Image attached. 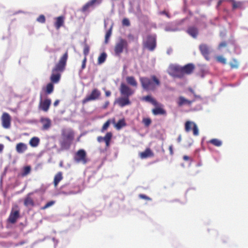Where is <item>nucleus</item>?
<instances>
[{"label": "nucleus", "mask_w": 248, "mask_h": 248, "mask_svg": "<svg viewBox=\"0 0 248 248\" xmlns=\"http://www.w3.org/2000/svg\"><path fill=\"white\" fill-rule=\"evenodd\" d=\"M152 112L155 115H166V110L160 107H155L152 110Z\"/></svg>", "instance_id": "26"}, {"label": "nucleus", "mask_w": 248, "mask_h": 248, "mask_svg": "<svg viewBox=\"0 0 248 248\" xmlns=\"http://www.w3.org/2000/svg\"><path fill=\"white\" fill-rule=\"evenodd\" d=\"M183 20L175 21L172 22L168 23L165 27V31L168 32H174L179 30L178 26L182 24Z\"/></svg>", "instance_id": "7"}, {"label": "nucleus", "mask_w": 248, "mask_h": 248, "mask_svg": "<svg viewBox=\"0 0 248 248\" xmlns=\"http://www.w3.org/2000/svg\"><path fill=\"white\" fill-rule=\"evenodd\" d=\"M39 141V139L38 137H34L31 139L30 141V144L31 146L35 147L38 146Z\"/></svg>", "instance_id": "34"}, {"label": "nucleus", "mask_w": 248, "mask_h": 248, "mask_svg": "<svg viewBox=\"0 0 248 248\" xmlns=\"http://www.w3.org/2000/svg\"><path fill=\"white\" fill-rule=\"evenodd\" d=\"M143 100L146 102H150L154 105H156L157 104L156 101L149 95L143 97Z\"/></svg>", "instance_id": "37"}, {"label": "nucleus", "mask_w": 248, "mask_h": 248, "mask_svg": "<svg viewBox=\"0 0 248 248\" xmlns=\"http://www.w3.org/2000/svg\"><path fill=\"white\" fill-rule=\"evenodd\" d=\"M36 21L41 23H44L46 21V17L43 15H41L36 19Z\"/></svg>", "instance_id": "41"}, {"label": "nucleus", "mask_w": 248, "mask_h": 248, "mask_svg": "<svg viewBox=\"0 0 248 248\" xmlns=\"http://www.w3.org/2000/svg\"><path fill=\"white\" fill-rule=\"evenodd\" d=\"M62 179V172L60 171L58 172L55 176L54 178V185L55 187H56L59 182Z\"/></svg>", "instance_id": "28"}, {"label": "nucleus", "mask_w": 248, "mask_h": 248, "mask_svg": "<svg viewBox=\"0 0 248 248\" xmlns=\"http://www.w3.org/2000/svg\"><path fill=\"white\" fill-rule=\"evenodd\" d=\"M64 23V19L63 16H60L56 18V22L54 24L56 29L58 30L61 27Z\"/></svg>", "instance_id": "25"}, {"label": "nucleus", "mask_w": 248, "mask_h": 248, "mask_svg": "<svg viewBox=\"0 0 248 248\" xmlns=\"http://www.w3.org/2000/svg\"><path fill=\"white\" fill-rule=\"evenodd\" d=\"M227 46V44L225 42H222L220 43L218 46V49H220L221 48L223 47H225Z\"/></svg>", "instance_id": "49"}, {"label": "nucleus", "mask_w": 248, "mask_h": 248, "mask_svg": "<svg viewBox=\"0 0 248 248\" xmlns=\"http://www.w3.org/2000/svg\"><path fill=\"white\" fill-rule=\"evenodd\" d=\"M199 50L203 56L207 61L210 60L209 55L213 52L212 47L206 44H202L199 46Z\"/></svg>", "instance_id": "6"}, {"label": "nucleus", "mask_w": 248, "mask_h": 248, "mask_svg": "<svg viewBox=\"0 0 248 248\" xmlns=\"http://www.w3.org/2000/svg\"><path fill=\"white\" fill-rule=\"evenodd\" d=\"M230 2L232 3V7L233 10L237 8L242 9L243 8V1H236L235 0H229Z\"/></svg>", "instance_id": "23"}, {"label": "nucleus", "mask_w": 248, "mask_h": 248, "mask_svg": "<svg viewBox=\"0 0 248 248\" xmlns=\"http://www.w3.org/2000/svg\"><path fill=\"white\" fill-rule=\"evenodd\" d=\"M109 124H110V121L108 120L103 124V127L101 129V132H104V131L107 130L108 129V126H109Z\"/></svg>", "instance_id": "45"}, {"label": "nucleus", "mask_w": 248, "mask_h": 248, "mask_svg": "<svg viewBox=\"0 0 248 248\" xmlns=\"http://www.w3.org/2000/svg\"><path fill=\"white\" fill-rule=\"evenodd\" d=\"M107 55L105 52H102L98 58L97 63L99 65L103 63L106 60Z\"/></svg>", "instance_id": "33"}, {"label": "nucleus", "mask_w": 248, "mask_h": 248, "mask_svg": "<svg viewBox=\"0 0 248 248\" xmlns=\"http://www.w3.org/2000/svg\"><path fill=\"white\" fill-rule=\"evenodd\" d=\"M188 91L193 94V96H194V94H196L194 90H193L191 88H189L188 89Z\"/></svg>", "instance_id": "56"}, {"label": "nucleus", "mask_w": 248, "mask_h": 248, "mask_svg": "<svg viewBox=\"0 0 248 248\" xmlns=\"http://www.w3.org/2000/svg\"><path fill=\"white\" fill-rule=\"evenodd\" d=\"M194 97L196 100L199 99L200 100H202V97L200 95H198L197 94H194Z\"/></svg>", "instance_id": "52"}, {"label": "nucleus", "mask_w": 248, "mask_h": 248, "mask_svg": "<svg viewBox=\"0 0 248 248\" xmlns=\"http://www.w3.org/2000/svg\"><path fill=\"white\" fill-rule=\"evenodd\" d=\"M112 134L111 132H108L105 136L103 137L104 141L106 143L107 147H108L110 145V141L112 138Z\"/></svg>", "instance_id": "32"}, {"label": "nucleus", "mask_w": 248, "mask_h": 248, "mask_svg": "<svg viewBox=\"0 0 248 248\" xmlns=\"http://www.w3.org/2000/svg\"><path fill=\"white\" fill-rule=\"evenodd\" d=\"M50 104V99H46L44 101L41 102L40 104V107L42 110H43L45 111H46L48 109Z\"/></svg>", "instance_id": "21"}, {"label": "nucleus", "mask_w": 248, "mask_h": 248, "mask_svg": "<svg viewBox=\"0 0 248 248\" xmlns=\"http://www.w3.org/2000/svg\"><path fill=\"white\" fill-rule=\"evenodd\" d=\"M122 24L124 26H129L130 25V21L128 18H124L122 21Z\"/></svg>", "instance_id": "48"}, {"label": "nucleus", "mask_w": 248, "mask_h": 248, "mask_svg": "<svg viewBox=\"0 0 248 248\" xmlns=\"http://www.w3.org/2000/svg\"><path fill=\"white\" fill-rule=\"evenodd\" d=\"M126 125V123L124 119H120L118 122L115 124L114 126L117 130H120L122 127Z\"/></svg>", "instance_id": "31"}, {"label": "nucleus", "mask_w": 248, "mask_h": 248, "mask_svg": "<svg viewBox=\"0 0 248 248\" xmlns=\"http://www.w3.org/2000/svg\"><path fill=\"white\" fill-rule=\"evenodd\" d=\"M224 1V0H219L217 4V8H218L222 4V2Z\"/></svg>", "instance_id": "58"}, {"label": "nucleus", "mask_w": 248, "mask_h": 248, "mask_svg": "<svg viewBox=\"0 0 248 248\" xmlns=\"http://www.w3.org/2000/svg\"><path fill=\"white\" fill-rule=\"evenodd\" d=\"M2 126L5 129H8L10 127L11 125V117L10 115L4 112L1 117Z\"/></svg>", "instance_id": "13"}, {"label": "nucleus", "mask_w": 248, "mask_h": 248, "mask_svg": "<svg viewBox=\"0 0 248 248\" xmlns=\"http://www.w3.org/2000/svg\"><path fill=\"white\" fill-rule=\"evenodd\" d=\"M143 123L146 126H148L151 123V120L149 118H144Z\"/></svg>", "instance_id": "47"}, {"label": "nucleus", "mask_w": 248, "mask_h": 248, "mask_svg": "<svg viewBox=\"0 0 248 248\" xmlns=\"http://www.w3.org/2000/svg\"><path fill=\"white\" fill-rule=\"evenodd\" d=\"M90 1L91 2L93 6L95 8L102 3L103 0H90Z\"/></svg>", "instance_id": "40"}, {"label": "nucleus", "mask_w": 248, "mask_h": 248, "mask_svg": "<svg viewBox=\"0 0 248 248\" xmlns=\"http://www.w3.org/2000/svg\"><path fill=\"white\" fill-rule=\"evenodd\" d=\"M97 141L99 142H101L103 141H104L103 137L99 136L97 137Z\"/></svg>", "instance_id": "57"}, {"label": "nucleus", "mask_w": 248, "mask_h": 248, "mask_svg": "<svg viewBox=\"0 0 248 248\" xmlns=\"http://www.w3.org/2000/svg\"><path fill=\"white\" fill-rule=\"evenodd\" d=\"M127 37L129 40L131 41H134L135 39L134 36L132 34H129L127 36Z\"/></svg>", "instance_id": "51"}, {"label": "nucleus", "mask_w": 248, "mask_h": 248, "mask_svg": "<svg viewBox=\"0 0 248 248\" xmlns=\"http://www.w3.org/2000/svg\"><path fill=\"white\" fill-rule=\"evenodd\" d=\"M31 171V167L29 165L24 166L21 170L19 175L21 177H25L30 173Z\"/></svg>", "instance_id": "20"}, {"label": "nucleus", "mask_w": 248, "mask_h": 248, "mask_svg": "<svg viewBox=\"0 0 248 248\" xmlns=\"http://www.w3.org/2000/svg\"><path fill=\"white\" fill-rule=\"evenodd\" d=\"M209 142L212 144L213 145L217 146L220 147L222 144V142L221 140L217 139H213L209 141Z\"/></svg>", "instance_id": "36"}, {"label": "nucleus", "mask_w": 248, "mask_h": 248, "mask_svg": "<svg viewBox=\"0 0 248 248\" xmlns=\"http://www.w3.org/2000/svg\"><path fill=\"white\" fill-rule=\"evenodd\" d=\"M94 8L95 7L93 6L91 2L89 0L83 6L81 10V11L82 13L89 12L91 10H93Z\"/></svg>", "instance_id": "18"}, {"label": "nucleus", "mask_w": 248, "mask_h": 248, "mask_svg": "<svg viewBox=\"0 0 248 248\" xmlns=\"http://www.w3.org/2000/svg\"><path fill=\"white\" fill-rule=\"evenodd\" d=\"M230 65L232 68H237L238 67V63L235 59H233V62H230Z\"/></svg>", "instance_id": "43"}, {"label": "nucleus", "mask_w": 248, "mask_h": 248, "mask_svg": "<svg viewBox=\"0 0 248 248\" xmlns=\"http://www.w3.org/2000/svg\"><path fill=\"white\" fill-rule=\"evenodd\" d=\"M59 103V100H56L54 103V106L55 107L57 106Z\"/></svg>", "instance_id": "64"}, {"label": "nucleus", "mask_w": 248, "mask_h": 248, "mask_svg": "<svg viewBox=\"0 0 248 248\" xmlns=\"http://www.w3.org/2000/svg\"><path fill=\"white\" fill-rule=\"evenodd\" d=\"M4 145L2 144H0V153H1L3 150Z\"/></svg>", "instance_id": "63"}, {"label": "nucleus", "mask_w": 248, "mask_h": 248, "mask_svg": "<svg viewBox=\"0 0 248 248\" xmlns=\"http://www.w3.org/2000/svg\"><path fill=\"white\" fill-rule=\"evenodd\" d=\"M195 66L192 63H188L184 66L177 64L170 66L169 74L173 78H182L185 74H190L194 69Z\"/></svg>", "instance_id": "1"}, {"label": "nucleus", "mask_w": 248, "mask_h": 248, "mask_svg": "<svg viewBox=\"0 0 248 248\" xmlns=\"http://www.w3.org/2000/svg\"><path fill=\"white\" fill-rule=\"evenodd\" d=\"M139 197L141 198V199H146V200H151L150 198L149 197H148V196H147L146 195H144V194H140L139 195Z\"/></svg>", "instance_id": "50"}, {"label": "nucleus", "mask_w": 248, "mask_h": 248, "mask_svg": "<svg viewBox=\"0 0 248 248\" xmlns=\"http://www.w3.org/2000/svg\"><path fill=\"white\" fill-rule=\"evenodd\" d=\"M100 91L96 89H94L92 91L90 95L87 96V97L83 100L82 103L83 104H85L89 101L95 100L100 96Z\"/></svg>", "instance_id": "11"}, {"label": "nucleus", "mask_w": 248, "mask_h": 248, "mask_svg": "<svg viewBox=\"0 0 248 248\" xmlns=\"http://www.w3.org/2000/svg\"><path fill=\"white\" fill-rule=\"evenodd\" d=\"M27 149V146L26 144L20 142L16 144V151L19 154L23 153Z\"/></svg>", "instance_id": "19"}, {"label": "nucleus", "mask_w": 248, "mask_h": 248, "mask_svg": "<svg viewBox=\"0 0 248 248\" xmlns=\"http://www.w3.org/2000/svg\"><path fill=\"white\" fill-rule=\"evenodd\" d=\"M52 240L54 242V247L55 248H56V246L57 245L58 243V240L56 239L55 238H52Z\"/></svg>", "instance_id": "55"}, {"label": "nucleus", "mask_w": 248, "mask_h": 248, "mask_svg": "<svg viewBox=\"0 0 248 248\" xmlns=\"http://www.w3.org/2000/svg\"><path fill=\"white\" fill-rule=\"evenodd\" d=\"M189 103V100L187 99L183 96H179L176 101V103L179 107H182L185 105L188 106V103Z\"/></svg>", "instance_id": "15"}, {"label": "nucleus", "mask_w": 248, "mask_h": 248, "mask_svg": "<svg viewBox=\"0 0 248 248\" xmlns=\"http://www.w3.org/2000/svg\"><path fill=\"white\" fill-rule=\"evenodd\" d=\"M41 123L43 124L42 130H47L51 125V121L48 118L42 117L40 120Z\"/></svg>", "instance_id": "14"}, {"label": "nucleus", "mask_w": 248, "mask_h": 248, "mask_svg": "<svg viewBox=\"0 0 248 248\" xmlns=\"http://www.w3.org/2000/svg\"><path fill=\"white\" fill-rule=\"evenodd\" d=\"M112 27H113V23H111V25L110 26L109 29L106 32V33L105 35V43L106 44L108 43V40L111 35Z\"/></svg>", "instance_id": "35"}, {"label": "nucleus", "mask_w": 248, "mask_h": 248, "mask_svg": "<svg viewBox=\"0 0 248 248\" xmlns=\"http://www.w3.org/2000/svg\"><path fill=\"white\" fill-rule=\"evenodd\" d=\"M55 203V202L54 201H50L48 202H47L45 205L41 207V209L42 210H45L52 205H53Z\"/></svg>", "instance_id": "39"}, {"label": "nucleus", "mask_w": 248, "mask_h": 248, "mask_svg": "<svg viewBox=\"0 0 248 248\" xmlns=\"http://www.w3.org/2000/svg\"><path fill=\"white\" fill-rule=\"evenodd\" d=\"M19 213L18 211H15L11 212L8 218V220L12 223H14L16 222L17 219L19 217Z\"/></svg>", "instance_id": "17"}, {"label": "nucleus", "mask_w": 248, "mask_h": 248, "mask_svg": "<svg viewBox=\"0 0 248 248\" xmlns=\"http://www.w3.org/2000/svg\"><path fill=\"white\" fill-rule=\"evenodd\" d=\"M120 92L122 96L128 97L131 96L134 93V91L124 83H121Z\"/></svg>", "instance_id": "10"}, {"label": "nucleus", "mask_w": 248, "mask_h": 248, "mask_svg": "<svg viewBox=\"0 0 248 248\" xmlns=\"http://www.w3.org/2000/svg\"><path fill=\"white\" fill-rule=\"evenodd\" d=\"M153 155V153L149 148L146 149L144 152L140 153V157L142 159L147 158Z\"/></svg>", "instance_id": "29"}, {"label": "nucleus", "mask_w": 248, "mask_h": 248, "mask_svg": "<svg viewBox=\"0 0 248 248\" xmlns=\"http://www.w3.org/2000/svg\"><path fill=\"white\" fill-rule=\"evenodd\" d=\"M32 193H30L25 198L24 204L26 206H33L34 204L33 200L30 197Z\"/></svg>", "instance_id": "24"}, {"label": "nucleus", "mask_w": 248, "mask_h": 248, "mask_svg": "<svg viewBox=\"0 0 248 248\" xmlns=\"http://www.w3.org/2000/svg\"><path fill=\"white\" fill-rule=\"evenodd\" d=\"M89 50V46L87 45H85L83 50V54L85 55V57H86V56L88 55Z\"/></svg>", "instance_id": "46"}, {"label": "nucleus", "mask_w": 248, "mask_h": 248, "mask_svg": "<svg viewBox=\"0 0 248 248\" xmlns=\"http://www.w3.org/2000/svg\"><path fill=\"white\" fill-rule=\"evenodd\" d=\"M160 14H162V15H166L167 17H168L169 18H170V16L169 15L166 13V11H162L161 12H160Z\"/></svg>", "instance_id": "59"}, {"label": "nucleus", "mask_w": 248, "mask_h": 248, "mask_svg": "<svg viewBox=\"0 0 248 248\" xmlns=\"http://www.w3.org/2000/svg\"><path fill=\"white\" fill-rule=\"evenodd\" d=\"M68 59V52H66L60 58L58 63L52 69V74L50 77V79L53 83H57L61 77V75L57 73L58 72H62L65 69L66 62Z\"/></svg>", "instance_id": "2"}, {"label": "nucleus", "mask_w": 248, "mask_h": 248, "mask_svg": "<svg viewBox=\"0 0 248 248\" xmlns=\"http://www.w3.org/2000/svg\"><path fill=\"white\" fill-rule=\"evenodd\" d=\"M128 46V43L126 40L120 38L119 41L116 43L114 47L115 54L117 56H119L123 52L124 48H127Z\"/></svg>", "instance_id": "4"}, {"label": "nucleus", "mask_w": 248, "mask_h": 248, "mask_svg": "<svg viewBox=\"0 0 248 248\" xmlns=\"http://www.w3.org/2000/svg\"><path fill=\"white\" fill-rule=\"evenodd\" d=\"M62 136L65 138V139L72 141L74 139V133L72 129H69L65 131H63Z\"/></svg>", "instance_id": "16"}, {"label": "nucleus", "mask_w": 248, "mask_h": 248, "mask_svg": "<svg viewBox=\"0 0 248 248\" xmlns=\"http://www.w3.org/2000/svg\"><path fill=\"white\" fill-rule=\"evenodd\" d=\"M187 32L190 36L195 38L197 36L198 33V30L196 27H189L187 29Z\"/></svg>", "instance_id": "22"}, {"label": "nucleus", "mask_w": 248, "mask_h": 248, "mask_svg": "<svg viewBox=\"0 0 248 248\" xmlns=\"http://www.w3.org/2000/svg\"><path fill=\"white\" fill-rule=\"evenodd\" d=\"M196 100L194 98L192 100H189L190 103H188V106H190L191 104L194 102Z\"/></svg>", "instance_id": "61"}, {"label": "nucleus", "mask_w": 248, "mask_h": 248, "mask_svg": "<svg viewBox=\"0 0 248 248\" xmlns=\"http://www.w3.org/2000/svg\"><path fill=\"white\" fill-rule=\"evenodd\" d=\"M62 194H65V195H70V194H75L76 193L73 191H70L69 192H66L64 191L61 192Z\"/></svg>", "instance_id": "53"}, {"label": "nucleus", "mask_w": 248, "mask_h": 248, "mask_svg": "<svg viewBox=\"0 0 248 248\" xmlns=\"http://www.w3.org/2000/svg\"><path fill=\"white\" fill-rule=\"evenodd\" d=\"M126 80L127 83L132 86L137 87V82L135 80L134 77L129 76L126 78Z\"/></svg>", "instance_id": "30"}, {"label": "nucleus", "mask_w": 248, "mask_h": 248, "mask_svg": "<svg viewBox=\"0 0 248 248\" xmlns=\"http://www.w3.org/2000/svg\"><path fill=\"white\" fill-rule=\"evenodd\" d=\"M105 94H106V96L108 97V96H109L110 95L111 92L110 91H107L105 92Z\"/></svg>", "instance_id": "60"}, {"label": "nucleus", "mask_w": 248, "mask_h": 248, "mask_svg": "<svg viewBox=\"0 0 248 248\" xmlns=\"http://www.w3.org/2000/svg\"><path fill=\"white\" fill-rule=\"evenodd\" d=\"M192 127L193 134L194 136H197L199 134V129L196 124L192 121H186L185 123V129L186 132L190 131Z\"/></svg>", "instance_id": "9"}, {"label": "nucleus", "mask_w": 248, "mask_h": 248, "mask_svg": "<svg viewBox=\"0 0 248 248\" xmlns=\"http://www.w3.org/2000/svg\"><path fill=\"white\" fill-rule=\"evenodd\" d=\"M144 46L150 51H153L156 47V35L155 34L149 35L144 42Z\"/></svg>", "instance_id": "5"}, {"label": "nucleus", "mask_w": 248, "mask_h": 248, "mask_svg": "<svg viewBox=\"0 0 248 248\" xmlns=\"http://www.w3.org/2000/svg\"><path fill=\"white\" fill-rule=\"evenodd\" d=\"M140 80L142 88L145 90H154L156 86L160 84L159 79L154 75L152 76L151 78L141 77Z\"/></svg>", "instance_id": "3"}, {"label": "nucleus", "mask_w": 248, "mask_h": 248, "mask_svg": "<svg viewBox=\"0 0 248 248\" xmlns=\"http://www.w3.org/2000/svg\"><path fill=\"white\" fill-rule=\"evenodd\" d=\"M216 59L218 62L223 64H225L226 63V59L222 56H217Z\"/></svg>", "instance_id": "42"}, {"label": "nucleus", "mask_w": 248, "mask_h": 248, "mask_svg": "<svg viewBox=\"0 0 248 248\" xmlns=\"http://www.w3.org/2000/svg\"><path fill=\"white\" fill-rule=\"evenodd\" d=\"M86 62L87 58L86 57H84V59L82 60L81 69L79 71V73H81L82 72V71L85 68Z\"/></svg>", "instance_id": "44"}, {"label": "nucleus", "mask_w": 248, "mask_h": 248, "mask_svg": "<svg viewBox=\"0 0 248 248\" xmlns=\"http://www.w3.org/2000/svg\"><path fill=\"white\" fill-rule=\"evenodd\" d=\"M170 154L171 155H172L173 154V146L172 145H170L169 148Z\"/></svg>", "instance_id": "54"}, {"label": "nucleus", "mask_w": 248, "mask_h": 248, "mask_svg": "<svg viewBox=\"0 0 248 248\" xmlns=\"http://www.w3.org/2000/svg\"><path fill=\"white\" fill-rule=\"evenodd\" d=\"M181 140H182L181 135H179L177 139V141L178 142H180L181 141Z\"/></svg>", "instance_id": "62"}, {"label": "nucleus", "mask_w": 248, "mask_h": 248, "mask_svg": "<svg viewBox=\"0 0 248 248\" xmlns=\"http://www.w3.org/2000/svg\"><path fill=\"white\" fill-rule=\"evenodd\" d=\"M72 141L64 139L61 142V148L63 150H67L69 148Z\"/></svg>", "instance_id": "27"}, {"label": "nucleus", "mask_w": 248, "mask_h": 248, "mask_svg": "<svg viewBox=\"0 0 248 248\" xmlns=\"http://www.w3.org/2000/svg\"><path fill=\"white\" fill-rule=\"evenodd\" d=\"M54 89V86L52 83H48L46 87V93L48 94H50L52 93Z\"/></svg>", "instance_id": "38"}, {"label": "nucleus", "mask_w": 248, "mask_h": 248, "mask_svg": "<svg viewBox=\"0 0 248 248\" xmlns=\"http://www.w3.org/2000/svg\"><path fill=\"white\" fill-rule=\"evenodd\" d=\"M86 155V153L84 150L80 149L76 153L75 156V160L78 163L85 164L87 162Z\"/></svg>", "instance_id": "8"}, {"label": "nucleus", "mask_w": 248, "mask_h": 248, "mask_svg": "<svg viewBox=\"0 0 248 248\" xmlns=\"http://www.w3.org/2000/svg\"><path fill=\"white\" fill-rule=\"evenodd\" d=\"M131 103L129 97L124 96L117 98L114 102L115 104H118L121 108L130 105Z\"/></svg>", "instance_id": "12"}]
</instances>
